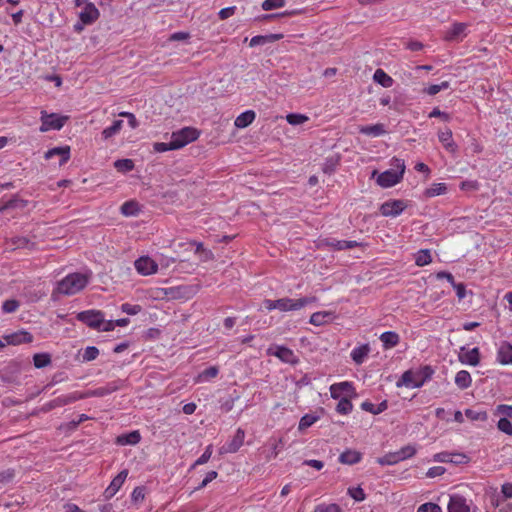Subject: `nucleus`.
Wrapping results in <instances>:
<instances>
[{
  "instance_id": "obj_7",
  "label": "nucleus",
  "mask_w": 512,
  "mask_h": 512,
  "mask_svg": "<svg viewBox=\"0 0 512 512\" xmlns=\"http://www.w3.org/2000/svg\"><path fill=\"white\" fill-rule=\"evenodd\" d=\"M67 120V116H60L55 113L48 114L46 111H42L40 131L60 130Z\"/></svg>"
},
{
  "instance_id": "obj_28",
  "label": "nucleus",
  "mask_w": 512,
  "mask_h": 512,
  "mask_svg": "<svg viewBox=\"0 0 512 512\" xmlns=\"http://www.w3.org/2000/svg\"><path fill=\"white\" fill-rule=\"evenodd\" d=\"M454 381L459 389L464 390L471 386L472 377L468 371L460 370L456 373Z\"/></svg>"
},
{
  "instance_id": "obj_23",
  "label": "nucleus",
  "mask_w": 512,
  "mask_h": 512,
  "mask_svg": "<svg viewBox=\"0 0 512 512\" xmlns=\"http://www.w3.org/2000/svg\"><path fill=\"white\" fill-rule=\"evenodd\" d=\"M179 288H152L149 295L154 299L177 298Z\"/></svg>"
},
{
  "instance_id": "obj_39",
  "label": "nucleus",
  "mask_w": 512,
  "mask_h": 512,
  "mask_svg": "<svg viewBox=\"0 0 512 512\" xmlns=\"http://www.w3.org/2000/svg\"><path fill=\"white\" fill-rule=\"evenodd\" d=\"M121 213L125 216H135L139 212L138 203L135 201H126L121 205Z\"/></svg>"
},
{
  "instance_id": "obj_34",
  "label": "nucleus",
  "mask_w": 512,
  "mask_h": 512,
  "mask_svg": "<svg viewBox=\"0 0 512 512\" xmlns=\"http://www.w3.org/2000/svg\"><path fill=\"white\" fill-rule=\"evenodd\" d=\"M8 245L12 249H29L32 250L35 246V243L31 242L26 237H14L9 242Z\"/></svg>"
},
{
  "instance_id": "obj_61",
  "label": "nucleus",
  "mask_w": 512,
  "mask_h": 512,
  "mask_svg": "<svg viewBox=\"0 0 512 512\" xmlns=\"http://www.w3.org/2000/svg\"><path fill=\"white\" fill-rule=\"evenodd\" d=\"M119 116L120 117H124V118H127L128 119V124L129 126L132 128V129H135L138 127V121L135 117V115L133 113H130V112H120L119 113Z\"/></svg>"
},
{
  "instance_id": "obj_59",
  "label": "nucleus",
  "mask_w": 512,
  "mask_h": 512,
  "mask_svg": "<svg viewBox=\"0 0 512 512\" xmlns=\"http://www.w3.org/2000/svg\"><path fill=\"white\" fill-rule=\"evenodd\" d=\"M446 472V469L442 466H434L428 469L426 476L428 478H435L443 475Z\"/></svg>"
},
{
  "instance_id": "obj_4",
  "label": "nucleus",
  "mask_w": 512,
  "mask_h": 512,
  "mask_svg": "<svg viewBox=\"0 0 512 512\" xmlns=\"http://www.w3.org/2000/svg\"><path fill=\"white\" fill-rule=\"evenodd\" d=\"M200 136V132L193 127H184L174 131L171 135V141L176 150L196 141Z\"/></svg>"
},
{
  "instance_id": "obj_50",
  "label": "nucleus",
  "mask_w": 512,
  "mask_h": 512,
  "mask_svg": "<svg viewBox=\"0 0 512 512\" xmlns=\"http://www.w3.org/2000/svg\"><path fill=\"white\" fill-rule=\"evenodd\" d=\"M218 374V369L215 368V367H209L207 369H205L204 371H202L199 375H198V382H205V381H209L211 380L212 378L216 377Z\"/></svg>"
},
{
  "instance_id": "obj_30",
  "label": "nucleus",
  "mask_w": 512,
  "mask_h": 512,
  "mask_svg": "<svg viewBox=\"0 0 512 512\" xmlns=\"http://www.w3.org/2000/svg\"><path fill=\"white\" fill-rule=\"evenodd\" d=\"M388 408V402L383 400L378 405H374L370 401H364L361 403V409L374 415H378L384 412Z\"/></svg>"
},
{
  "instance_id": "obj_58",
  "label": "nucleus",
  "mask_w": 512,
  "mask_h": 512,
  "mask_svg": "<svg viewBox=\"0 0 512 512\" xmlns=\"http://www.w3.org/2000/svg\"><path fill=\"white\" fill-rule=\"evenodd\" d=\"M19 307V303L16 300H6L2 305V310L5 313H13Z\"/></svg>"
},
{
  "instance_id": "obj_63",
  "label": "nucleus",
  "mask_w": 512,
  "mask_h": 512,
  "mask_svg": "<svg viewBox=\"0 0 512 512\" xmlns=\"http://www.w3.org/2000/svg\"><path fill=\"white\" fill-rule=\"evenodd\" d=\"M114 322L115 320H105V316L103 315V323H101V328L98 329V331H113L116 327V324Z\"/></svg>"
},
{
  "instance_id": "obj_33",
  "label": "nucleus",
  "mask_w": 512,
  "mask_h": 512,
  "mask_svg": "<svg viewBox=\"0 0 512 512\" xmlns=\"http://www.w3.org/2000/svg\"><path fill=\"white\" fill-rule=\"evenodd\" d=\"M466 25L464 23H455L445 35V39L448 41L458 40L465 32Z\"/></svg>"
},
{
  "instance_id": "obj_62",
  "label": "nucleus",
  "mask_w": 512,
  "mask_h": 512,
  "mask_svg": "<svg viewBox=\"0 0 512 512\" xmlns=\"http://www.w3.org/2000/svg\"><path fill=\"white\" fill-rule=\"evenodd\" d=\"M497 412L504 415V417L512 419V405L501 404L497 406Z\"/></svg>"
},
{
  "instance_id": "obj_31",
  "label": "nucleus",
  "mask_w": 512,
  "mask_h": 512,
  "mask_svg": "<svg viewBox=\"0 0 512 512\" xmlns=\"http://www.w3.org/2000/svg\"><path fill=\"white\" fill-rule=\"evenodd\" d=\"M373 80L384 88H390L394 80L383 69H376L373 75Z\"/></svg>"
},
{
  "instance_id": "obj_24",
  "label": "nucleus",
  "mask_w": 512,
  "mask_h": 512,
  "mask_svg": "<svg viewBox=\"0 0 512 512\" xmlns=\"http://www.w3.org/2000/svg\"><path fill=\"white\" fill-rule=\"evenodd\" d=\"M141 435L138 430L131 431L126 434L119 435L116 438V443L121 446L125 445H136L140 442Z\"/></svg>"
},
{
  "instance_id": "obj_22",
  "label": "nucleus",
  "mask_w": 512,
  "mask_h": 512,
  "mask_svg": "<svg viewBox=\"0 0 512 512\" xmlns=\"http://www.w3.org/2000/svg\"><path fill=\"white\" fill-rule=\"evenodd\" d=\"M379 339L382 342V346L385 350L396 347L400 342L399 334L394 331L383 332L379 336Z\"/></svg>"
},
{
  "instance_id": "obj_27",
  "label": "nucleus",
  "mask_w": 512,
  "mask_h": 512,
  "mask_svg": "<svg viewBox=\"0 0 512 512\" xmlns=\"http://www.w3.org/2000/svg\"><path fill=\"white\" fill-rule=\"evenodd\" d=\"M255 117L256 114L253 110H246L237 116L234 124L237 128H246L255 120Z\"/></svg>"
},
{
  "instance_id": "obj_2",
  "label": "nucleus",
  "mask_w": 512,
  "mask_h": 512,
  "mask_svg": "<svg viewBox=\"0 0 512 512\" xmlns=\"http://www.w3.org/2000/svg\"><path fill=\"white\" fill-rule=\"evenodd\" d=\"M89 282V276L83 273H70L57 283L55 291L62 295H75Z\"/></svg>"
},
{
  "instance_id": "obj_55",
  "label": "nucleus",
  "mask_w": 512,
  "mask_h": 512,
  "mask_svg": "<svg viewBox=\"0 0 512 512\" xmlns=\"http://www.w3.org/2000/svg\"><path fill=\"white\" fill-rule=\"evenodd\" d=\"M98 355H99L98 348H96L94 346H89L84 350L83 359L85 361H92V360H95L98 357Z\"/></svg>"
},
{
  "instance_id": "obj_21",
  "label": "nucleus",
  "mask_w": 512,
  "mask_h": 512,
  "mask_svg": "<svg viewBox=\"0 0 512 512\" xmlns=\"http://www.w3.org/2000/svg\"><path fill=\"white\" fill-rule=\"evenodd\" d=\"M334 313L331 311H319L310 316L309 323L314 326H322L334 320Z\"/></svg>"
},
{
  "instance_id": "obj_10",
  "label": "nucleus",
  "mask_w": 512,
  "mask_h": 512,
  "mask_svg": "<svg viewBox=\"0 0 512 512\" xmlns=\"http://www.w3.org/2000/svg\"><path fill=\"white\" fill-rule=\"evenodd\" d=\"M136 271L142 276H149L157 273L158 264L149 256H142L134 263Z\"/></svg>"
},
{
  "instance_id": "obj_64",
  "label": "nucleus",
  "mask_w": 512,
  "mask_h": 512,
  "mask_svg": "<svg viewBox=\"0 0 512 512\" xmlns=\"http://www.w3.org/2000/svg\"><path fill=\"white\" fill-rule=\"evenodd\" d=\"M451 453L441 452L434 455L433 460L440 463H450Z\"/></svg>"
},
{
  "instance_id": "obj_44",
  "label": "nucleus",
  "mask_w": 512,
  "mask_h": 512,
  "mask_svg": "<svg viewBox=\"0 0 512 512\" xmlns=\"http://www.w3.org/2000/svg\"><path fill=\"white\" fill-rule=\"evenodd\" d=\"M319 419V416L314 414H305L301 417L299 421V430H305L309 427H311L314 423H316Z\"/></svg>"
},
{
  "instance_id": "obj_25",
  "label": "nucleus",
  "mask_w": 512,
  "mask_h": 512,
  "mask_svg": "<svg viewBox=\"0 0 512 512\" xmlns=\"http://www.w3.org/2000/svg\"><path fill=\"white\" fill-rule=\"evenodd\" d=\"M359 132L369 137H379L386 133L385 126L381 123L374 125L360 126Z\"/></svg>"
},
{
  "instance_id": "obj_1",
  "label": "nucleus",
  "mask_w": 512,
  "mask_h": 512,
  "mask_svg": "<svg viewBox=\"0 0 512 512\" xmlns=\"http://www.w3.org/2000/svg\"><path fill=\"white\" fill-rule=\"evenodd\" d=\"M405 163L399 158H393L391 160V168L378 173L374 170L371 174L372 179H376V183L382 188H390L398 184L405 172Z\"/></svg>"
},
{
  "instance_id": "obj_42",
  "label": "nucleus",
  "mask_w": 512,
  "mask_h": 512,
  "mask_svg": "<svg viewBox=\"0 0 512 512\" xmlns=\"http://www.w3.org/2000/svg\"><path fill=\"white\" fill-rule=\"evenodd\" d=\"M465 415L468 419L472 421H486L488 419V415L485 411L482 410H474V409H466Z\"/></svg>"
},
{
  "instance_id": "obj_19",
  "label": "nucleus",
  "mask_w": 512,
  "mask_h": 512,
  "mask_svg": "<svg viewBox=\"0 0 512 512\" xmlns=\"http://www.w3.org/2000/svg\"><path fill=\"white\" fill-rule=\"evenodd\" d=\"M497 361L502 365L512 364V344L503 342L497 350Z\"/></svg>"
},
{
  "instance_id": "obj_36",
  "label": "nucleus",
  "mask_w": 512,
  "mask_h": 512,
  "mask_svg": "<svg viewBox=\"0 0 512 512\" xmlns=\"http://www.w3.org/2000/svg\"><path fill=\"white\" fill-rule=\"evenodd\" d=\"M123 127V121L122 120H115L111 126L109 127H106L103 131H102V138L104 140H107L113 136H115L116 134H118L121 129Z\"/></svg>"
},
{
  "instance_id": "obj_49",
  "label": "nucleus",
  "mask_w": 512,
  "mask_h": 512,
  "mask_svg": "<svg viewBox=\"0 0 512 512\" xmlns=\"http://www.w3.org/2000/svg\"><path fill=\"white\" fill-rule=\"evenodd\" d=\"M314 512H341V508L335 503H321L315 507Z\"/></svg>"
},
{
  "instance_id": "obj_54",
  "label": "nucleus",
  "mask_w": 512,
  "mask_h": 512,
  "mask_svg": "<svg viewBox=\"0 0 512 512\" xmlns=\"http://www.w3.org/2000/svg\"><path fill=\"white\" fill-rule=\"evenodd\" d=\"M153 149L155 152L163 153V152L170 151V150H176V147L173 146L172 141H170L168 143L156 142L153 145Z\"/></svg>"
},
{
  "instance_id": "obj_48",
  "label": "nucleus",
  "mask_w": 512,
  "mask_h": 512,
  "mask_svg": "<svg viewBox=\"0 0 512 512\" xmlns=\"http://www.w3.org/2000/svg\"><path fill=\"white\" fill-rule=\"evenodd\" d=\"M119 172H129L134 169V162L131 159H120L114 163Z\"/></svg>"
},
{
  "instance_id": "obj_5",
  "label": "nucleus",
  "mask_w": 512,
  "mask_h": 512,
  "mask_svg": "<svg viewBox=\"0 0 512 512\" xmlns=\"http://www.w3.org/2000/svg\"><path fill=\"white\" fill-rule=\"evenodd\" d=\"M316 301V297L292 299L288 297L277 299L278 310L281 312L298 311Z\"/></svg>"
},
{
  "instance_id": "obj_60",
  "label": "nucleus",
  "mask_w": 512,
  "mask_h": 512,
  "mask_svg": "<svg viewBox=\"0 0 512 512\" xmlns=\"http://www.w3.org/2000/svg\"><path fill=\"white\" fill-rule=\"evenodd\" d=\"M451 457L450 463L454 464H465L469 461V457L463 453H451Z\"/></svg>"
},
{
  "instance_id": "obj_41",
  "label": "nucleus",
  "mask_w": 512,
  "mask_h": 512,
  "mask_svg": "<svg viewBox=\"0 0 512 512\" xmlns=\"http://www.w3.org/2000/svg\"><path fill=\"white\" fill-rule=\"evenodd\" d=\"M432 257L429 250H420L415 257V263L417 266L422 267L430 264Z\"/></svg>"
},
{
  "instance_id": "obj_13",
  "label": "nucleus",
  "mask_w": 512,
  "mask_h": 512,
  "mask_svg": "<svg viewBox=\"0 0 512 512\" xmlns=\"http://www.w3.org/2000/svg\"><path fill=\"white\" fill-rule=\"evenodd\" d=\"M83 398H86V395H84L81 392L75 391V392H72V393H69L66 395H61V396L54 398L53 400L48 402L46 404V406H47V409L50 410V409H54L57 407L65 406L67 404L73 403V402L83 399Z\"/></svg>"
},
{
  "instance_id": "obj_51",
  "label": "nucleus",
  "mask_w": 512,
  "mask_h": 512,
  "mask_svg": "<svg viewBox=\"0 0 512 512\" xmlns=\"http://www.w3.org/2000/svg\"><path fill=\"white\" fill-rule=\"evenodd\" d=\"M497 428L509 435V436H512V423L509 419H507L506 417H502L499 419L498 423H497Z\"/></svg>"
},
{
  "instance_id": "obj_15",
  "label": "nucleus",
  "mask_w": 512,
  "mask_h": 512,
  "mask_svg": "<svg viewBox=\"0 0 512 512\" xmlns=\"http://www.w3.org/2000/svg\"><path fill=\"white\" fill-rule=\"evenodd\" d=\"M3 339L8 345H20L24 343H31L33 336L26 330H19L17 332L4 335Z\"/></svg>"
},
{
  "instance_id": "obj_40",
  "label": "nucleus",
  "mask_w": 512,
  "mask_h": 512,
  "mask_svg": "<svg viewBox=\"0 0 512 512\" xmlns=\"http://www.w3.org/2000/svg\"><path fill=\"white\" fill-rule=\"evenodd\" d=\"M353 409V404L349 398L343 397L339 399V402L336 406V411L341 415L349 414Z\"/></svg>"
},
{
  "instance_id": "obj_37",
  "label": "nucleus",
  "mask_w": 512,
  "mask_h": 512,
  "mask_svg": "<svg viewBox=\"0 0 512 512\" xmlns=\"http://www.w3.org/2000/svg\"><path fill=\"white\" fill-rule=\"evenodd\" d=\"M33 364L41 369L51 364V355L48 353H36L33 356Z\"/></svg>"
},
{
  "instance_id": "obj_14",
  "label": "nucleus",
  "mask_w": 512,
  "mask_h": 512,
  "mask_svg": "<svg viewBox=\"0 0 512 512\" xmlns=\"http://www.w3.org/2000/svg\"><path fill=\"white\" fill-rule=\"evenodd\" d=\"M128 476L127 470L119 472L111 481L110 485L105 489L103 495L106 500L111 499L122 487Z\"/></svg>"
},
{
  "instance_id": "obj_43",
  "label": "nucleus",
  "mask_w": 512,
  "mask_h": 512,
  "mask_svg": "<svg viewBox=\"0 0 512 512\" xmlns=\"http://www.w3.org/2000/svg\"><path fill=\"white\" fill-rule=\"evenodd\" d=\"M309 120V117L300 113H290L286 115V121L293 126L301 125Z\"/></svg>"
},
{
  "instance_id": "obj_29",
  "label": "nucleus",
  "mask_w": 512,
  "mask_h": 512,
  "mask_svg": "<svg viewBox=\"0 0 512 512\" xmlns=\"http://www.w3.org/2000/svg\"><path fill=\"white\" fill-rule=\"evenodd\" d=\"M361 453L356 450H345L339 456V462L342 464L352 465L356 464L361 460Z\"/></svg>"
},
{
  "instance_id": "obj_16",
  "label": "nucleus",
  "mask_w": 512,
  "mask_h": 512,
  "mask_svg": "<svg viewBox=\"0 0 512 512\" xmlns=\"http://www.w3.org/2000/svg\"><path fill=\"white\" fill-rule=\"evenodd\" d=\"M99 16H100L99 10L91 2L85 3L84 8L79 15L80 20L85 25L92 24L99 18Z\"/></svg>"
},
{
  "instance_id": "obj_56",
  "label": "nucleus",
  "mask_w": 512,
  "mask_h": 512,
  "mask_svg": "<svg viewBox=\"0 0 512 512\" xmlns=\"http://www.w3.org/2000/svg\"><path fill=\"white\" fill-rule=\"evenodd\" d=\"M348 494L355 501H363L365 499V493L361 487L349 488Z\"/></svg>"
},
{
  "instance_id": "obj_12",
  "label": "nucleus",
  "mask_w": 512,
  "mask_h": 512,
  "mask_svg": "<svg viewBox=\"0 0 512 512\" xmlns=\"http://www.w3.org/2000/svg\"><path fill=\"white\" fill-rule=\"evenodd\" d=\"M330 394L333 399H341L344 397H352L356 395L353 384L348 381L334 383L330 386Z\"/></svg>"
},
{
  "instance_id": "obj_9",
  "label": "nucleus",
  "mask_w": 512,
  "mask_h": 512,
  "mask_svg": "<svg viewBox=\"0 0 512 512\" xmlns=\"http://www.w3.org/2000/svg\"><path fill=\"white\" fill-rule=\"evenodd\" d=\"M458 360L463 365L476 367L480 364L481 355L478 347L467 349L465 346L460 347Z\"/></svg>"
},
{
  "instance_id": "obj_6",
  "label": "nucleus",
  "mask_w": 512,
  "mask_h": 512,
  "mask_svg": "<svg viewBox=\"0 0 512 512\" xmlns=\"http://www.w3.org/2000/svg\"><path fill=\"white\" fill-rule=\"evenodd\" d=\"M267 355L275 356L280 361L290 365H296L299 362L298 356L294 351L286 346L282 345H271L267 351Z\"/></svg>"
},
{
  "instance_id": "obj_26",
  "label": "nucleus",
  "mask_w": 512,
  "mask_h": 512,
  "mask_svg": "<svg viewBox=\"0 0 512 512\" xmlns=\"http://www.w3.org/2000/svg\"><path fill=\"white\" fill-rule=\"evenodd\" d=\"M56 155H60L62 157L61 161H60L61 165L66 163L70 158V147L64 146V147H54L52 149H49L48 151L45 152V159H47V160L51 159Z\"/></svg>"
},
{
  "instance_id": "obj_45",
  "label": "nucleus",
  "mask_w": 512,
  "mask_h": 512,
  "mask_svg": "<svg viewBox=\"0 0 512 512\" xmlns=\"http://www.w3.org/2000/svg\"><path fill=\"white\" fill-rule=\"evenodd\" d=\"M399 461L413 457L416 454V448L413 445H407L396 451Z\"/></svg>"
},
{
  "instance_id": "obj_18",
  "label": "nucleus",
  "mask_w": 512,
  "mask_h": 512,
  "mask_svg": "<svg viewBox=\"0 0 512 512\" xmlns=\"http://www.w3.org/2000/svg\"><path fill=\"white\" fill-rule=\"evenodd\" d=\"M438 139L447 152L451 154H455L457 152L458 145L453 140L452 131L449 128L444 131H440L438 133Z\"/></svg>"
},
{
  "instance_id": "obj_47",
  "label": "nucleus",
  "mask_w": 512,
  "mask_h": 512,
  "mask_svg": "<svg viewBox=\"0 0 512 512\" xmlns=\"http://www.w3.org/2000/svg\"><path fill=\"white\" fill-rule=\"evenodd\" d=\"M449 85L450 84L448 81H443L440 84H433L428 86L427 88H424L423 92L430 96H434L438 94L440 91L448 89Z\"/></svg>"
},
{
  "instance_id": "obj_17",
  "label": "nucleus",
  "mask_w": 512,
  "mask_h": 512,
  "mask_svg": "<svg viewBox=\"0 0 512 512\" xmlns=\"http://www.w3.org/2000/svg\"><path fill=\"white\" fill-rule=\"evenodd\" d=\"M447 508L448 512H470V507L467 504L466 498L459 494L450 496Z\"/></svg>"
},
{
  "instance_id": "obj_8",
  "label": "nucleus",
  "mask_w": 512,
  "mask_h": 512,
  "mask_svg": "<svg viewBox=\"0 0 512 512\" xmlns=\"http://www.w3.org/2000/svg\"><path fill=\"white\" fill-rule=\"evenodd\" d=\"M76 319L88 327L98 330L101 328V323H103V312L100 310H85L77 313Z\"/></svg>"
},
{
  "instance_id": "obj_57",
  "label": "nucleus",
  "mask_w": 512,
  "mask_h": 512,
  "mask_svg": "<svg viewBox=\"0 0 512 512\" xmlns=\"http://www.w3.org/2000/svg\"><path fill=\"white\" fill-rule=\"evenodd\" d=\"M417 512H442V509L439 505L429 502L420 505Z\"/></svg>"
},
{
  "instance_id": "obj_11",
  "label": "nucleus",
  "mask_w": 512,
  "mask_h": 512,
  "mask_svg": "<svg viewBox=\"0 0 512 512\" xmlns=\"http://www.w3.org/2000/svg\"><path fill=\"white\" fill-rule=\"evenodd\" d=\"M406 207L403 200H389L380 206V213L385 217H397Z\"/></svg>"
},
{
  "instance_id": "obj_38",
  "label": "nucleus",
  "mask_w": 512,
  "mask_h": 512,
  "mask_svg": "<svg viewBox=\"0 0 512 512\" xmlns=\"http://www.w3.org/2000/svg\"><path fill=\"white\" fill-rule=\"evenodd\" d=\"M446 191L447 186L445 183H434L429 188L426 189L425 195L427 197H435L445 194Z\"/></svg>"
},
{
  "instance_id": "obj_35",
  "label": "nucleus",
  "mask_w": 512,
  "mask_h": 512,
  "mask_svg": "<svg viewBox=\"0 0 512 512\" xmlns=\"http://www.w3.org/2000/svg\"><path fill=\"white\" fill-rule=\"evenodd\" d=\"M245 432L242 429H237L232 441L229 443L228 452H236L243 445Z\"/></svg>"
},
{
  "instance_id": "obj_32",
  "label": "nucleus",
  "mask_w": 512,
  "mask_h": 512,
  "mask_svg": "<svg viewBox=\"0 0 512 512\" xmlns=\"http://www.w3.org/2000/svg\"><path fill=\"white\" fill-rule=\"evenodd\" d=\"M119 388H120V386H119L118 382H111V383H108L106 386L99 387V388L95 389L94 391H92L88 394H85V395H86V397H88V396L103 397V396L109 395V394L117 391Z\"/></svg>"
},
{
  "instance_id": "obj_46",
  "label": "nucleus",
  "mask_w": 512,
  "mask_h": 512,
  "mask_svg": "<svg viewBox=\"0 0 512 512\" xmlns=\"http://www.w3.org/2000/svg\"><path fill=\"white\" fill-rule=\"evenodd\" d=\"M398 455L396 452H390L385 454L384 456L377 459V463L385 466V465H395L399 463Z\"/></svg>"
},
{
  "instance_id": "obj_3",
  "label": "nucleus",
  "mask_w": 512,
  "mask_h": 512,
  "mask_svg": "<svg viewBox=\"0 0 512 512\" xmlns=\"http://www.w3.org/2000/svg\"><path fill=\"white\" fill-rule=\"evenodd\" d=\"M433 371L429 366H425L420 371H405L397 381V386L407 388H420L431 377Z\"/></svg>"
},
{
  "instance_id": "obj_53",
  "label": "nucleus",
  "mask_w": 512,
  "mask_h": 512,
  "mask_svg": "<svg viewBox=\"0 0 512 512\" xmlns=\"http://www.w3.org/2000/svg\"><path fill=\"white\" fill-rule=\"evenodd\" d=\"M121 310L128 315H137L141 312L142 307L138 304L123 303Z\"/></svg>"
},
{
  "instance_id": "obj_20",
  "label": "nucleus",
  "mask_w": 512,
  "mask_h": 512,
  "mask_svg": "<svg viewBox=\"0 0 512 512\" xmlns=\"http://www.w3.org/2000/svg\"><path fill=\"white\" fill-rule=\"evenodd\" d=\"M370 346L369 344H362L359 346H356L352 349L350 356L351 359L354 361L355 364L361 365L365 362L367 359L369 353H370Z\"/></svg>"
},
{
  "instance_id": "obj_52",
  "label": "nucleus",
  "mask_w": 512,
  "mask_h": 512,
  "mask_svg": "<svg viewBox=\"0 0 512 512\" xmlns=\"http://www.w3.org/2000/svg\"><path fill=\"white\" fill-rule=\"evenodd\" d=\"M285 5V0H265L262 3V9L265 11L282 8Z\"/></svg>"
}]
</instances>
